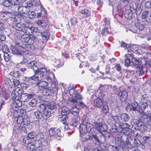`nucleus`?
<instances>
[{
  "mask_svg": "<svg viewBox=\"0 0 151 151\" xmlns=\"http://www.w3.org/2000/svg\"><path fill=\"white\" fill-rule=\"evenodd\" d=\"M40 64H38L36 60H33L27 64L28 67L32 68L35 74L33 76L28 78V80L31 83H35V82L42 80L45 78H48V76H44L45 73L47 75L50 74V71H47L44 67H40Z\"/></svg>",
  "mask_w": 151,
  "mask_h": 151,
  "instance_id": "f257e3e1",
  "label": "nucleus"
},
{
  "mask_svg": "<svg viewBox=\"0 0 151 151\" xmlns=\"http://www.w3.org/2000/svg\"><path fill=\"white\" fill-rule=\"evenodd\" d=\"M44 76H48V78H45L42 80H47L49 82H50V86L48 89L45 90L43 91V93H45V94H43L46 96H49L51 95L53 93L57 94L58 91V88L56 87V84L53 82V80L52 77L54 76L53 73L50 72V73L47 75L46 73H45Z\"/></svg>",
  "mask_w": 151,
  "mask_h": 151,
  "instance_id": "f03ea898",
  "label": "nucleus"
},
{
  "mask_svg": "<svg viewBox=\"0 0 151 151\" xmlns=\"http://www.w3.org/2000/svg\"><path fill=\"white\" fill-rule=\"evenodd\" d=\"M134 56L132 53H128L124 55V65L126 66L134 65L138 67L141 65V61L134 58Z\"/></svg>",
  "mask_w": 151,
  "mask_h": 151,
  "instance_id": "7ed1b4c3",
  "label": "nucleus"
},
{
  "mask_svg": "<svg viewBox=\"0 0 151 151\" xmlns=\"http://www.w3.org/2000/svg\"><path fill=\"white\" fill-rule=\"evenodd\" d=\"M69 94L73 97L75 98V99L70 98L69 99V100L71 102L76 105H78L81 106L83 107L85 104L83 102L80 100L83 99L81 95L79 94L76 91H75L74 89H70L69 91Z\"/></svg>",
  "mask_w": 151,
  "mask_h": 151,
  "instance_id": "20e7f679",
  "label": "nucleus"
},
{
  "mask_svg": "<svg viewBox=\"0 0 151 151\" xmlns=\"http://www.w3.org/2000/svg\"><path fill=\"white\" fill-rule=\"evenodd\" d=\"M92 124L93 126L101 133L103 131H105L107 129V126L104 123L101 119H99L97 121L93 122Z\"/></svg>",
  "mask_w": 151,
  "mask_h": 151,
  "instance_id": "39448f33",
  "label": "nucleus"
},
{
  "mask_svg": "<svg viewBox=\"0 0 151 151\" xmlns=\"http://www.w3.org/2000/svg\"><path fill=\"white\" fill-rule=\"evenodd\" d=\"M91 98L92 99H94L93 105L95 107L100 108L103 105V102L102 100L100 98L96 97V95H92Z\"/></svg>",
  "mask_w": 151,
  "mask_h": 151,
  "instance_id": "423d86ee",
  "label": "nucleus"
},
{
  "mask_svg": "<svg viewBox=\"0 0 151 151\" xmlns=\"http://www.w3.org/2000/svg\"><path fill=\"white\" fill-rule=\"evenodd\" d=\"M90 124L84 121L79 126V131L80 134L86 132L87 131L89 130L90 129Z\"/></svg>",
  "mask_w": 151,
  "mask_h": 151,
  "instance_id": "0eeeda50",
  "label": "nucleus"
},
{
  "mask_svg": "<svg viewBox=\"0 0 151 151\" xmlns=\"http://www.w3.org/2000/svg\"><path fill=\"white\" fill-rule=\"evenodd\" d=\"M23 90L22 88L17 87L14 90L11 94L12 99H15L16 97L21 96L22 94Z\"/></svg>",
  "mask_w": 151,
  "mask_h": 151,
  "instance_id": "6e6552de",
  "label": "nucleus"
},
{
  "mask_svg": "<svg viewBox=\"0 0 151 151\" xmlns=\"http://www.w3.org/2000/svg\"><path fill=\"white\" fill-rule=\"evenodd\" d=\"M49 133L51 136L53 137H59L60 134V131L58 129L52 128L49 130Z\"/></svg>",
  "mask_w": 151,
  "mask_h": 151,
  "instance_id": "1a4fd4ad",
  "label": "nucleus"
},
{
  "mask_svg": "<svg viewBox=\"0 0 151 151\" xmlns=\"http://www.w3.org/2000/svg\"><path fill=\"white\" fill-rule=\"evenodd\" d=\"M26 47H24L22 48V50H19L17 48H13L12 49V53L13 54H16V55H22V54L23 52L25 51V53H24L25 54H27L29 52L27 50L26 51V49L25 48Z\"/></svg>",
  "mask_w": 151,
  "mask_h": 151,
  "instance_id": "9d476101",
  "label": "nucleus"
},
{
  "mask_svg": "<svg viewBox=\"0 0 151 151\" xmlns=\"http://www.w3.org/2000/svg\"><path fill=\"white\" fill-rule=\"evenodd\" d=\"M138 68L136 71L137 73L139 76H142L147 71V69L146 67V65H145L142 66L140 65L137 67Z\"/></svg>",
  "mask_w": 151,
  "mask_h": 151,
  "instance_id": "9b49d317",
  "label": "nucleus"
},
{
  "mask_svg": "<svg viewBox=\"0 0 151 151\" xmlns=\"http://www.w3.org/2000/svg\"><path fill=\"white\" fill-rule=\"evenodd\" d=\"M131 109L133 111H137L141 114L143 113V110L142 109L141 110V108L138 106V104L135 102H134L132 103L131 105Z\"/></svg>",
  "mask_w": 151,
  "mask_h": 151,
  "instance_id": "f8f14e48",
  "label": "nucleus"
},
{
  "mask_svg": "<svg viewBox=\"0 0 151 151\" xmlns=\"http://www.w3.org/2000/svg\"><path fill=\"white\" fill-rule=\"evenodd\" d=\"M17 10L19 13L22 14H27L29 12V8L26 6L18 5L17 6Z\"/></svg>",
  "mask_w": 151,
  "mask_h": 151,
  "instance_id": "ddd939ff",
  "label": "nucleus"
},
{
  "mask_svg": "<svg viewBox=\"0 0 151 151\" xmlns=\"http://www.w3.org/2000/svg\"><path fill=\"white\" fill-rule=\"evenodd\" d=\"M80 136L82 138V141L85 142L88 140H91V135L88 131L82 134H80Z\"/></svg>",
  "mask_w": 151,
  "mask_h": 151,
  "instance_id": "4468645a",
  "label": "nucleus"
},
{
  "mask_svg": "<svg viewBox=\"0 0 151 151\" xmlns=\"http://www.w3.org/2000/svg\"><path fill=\"white\" fill-rule=\"evenodd\" d=\"M80 14L83 15L84 18H86L91 16V11L87 9H84L79 11Z\"/></svg>",
  "mask_w": 151,
  "mask_h": 151,
  "instance_id": "2eb2a0df",
  "label": "nucleus"
},
{
  "mask_svg": "<svg viewBox=\"0 0 151 151\" xmlns=\"http://www.w3.org/2000/svg\"><path fill=\"white\" fill-rule=\"evenodd\" d=\"M35 94L33 93H25L22 97V100L23 102H27L29 100L32 98L34 96Z\"/></svg>",
  "mask_w": 151,
  "mask_h": 151,
  "instance_id": "dca6fc26",
  "label": "nucleus"
},
{
  "mask_svg": "<svg viewBox=\"0 0 151 151\" xmlns=\"http://www.w3.org/2000/svg\"><path fill=\"white\" fill-rule=\"evenodd\" d=\"M131 9L133 13L134 14L136 13L137 15H139L141 12L142 9L140 7H136V4H134V5L131 6Z\"/></svg>",
  "mask_w": 151,
  "mask_h": 151,
  "instance_id": "f3484780",
  "label": "nucleus"
},
{
  "mask_svg": "<svg viewBox=\"0 0 151 151\" xmlns=\"http://www.w3.org/2000/svg\"><path fill=\"white\" fill-rule=\"evenodd\" d=\"M18 35L19 38L20 39L22 42H25L26 44L29 37V35L24 34L23 32H21V33L19 32Z\"/></svg>",
  "mask_w": 151,
  "mask_h": 151,
  "instance_id": "a211bd4d",
  "label": "nucleus"
},
{
  "mask_svg": "<svg viewBox=\"0 0 151 151\" xmlns=\"http://www.w3.org/2000/svg\"><path fill=\"white\" fill-rule=\"evenodd\" d=\"M144 26L141 23H136L133 29H134V32L138 33V31H142L144 29Z\"/></svg>",
  "mask_w": 151,
  "mask_h": 151,
  "instance_id": "6ab92c4d",
  "label": "nucleus"
},
{
  "mask_svg": "<svg viewBox=\"0 0 151 151\" xmlns=\"http://www.w3.org/2000/svg\"><path fill=\"white\" fill-rule=\"evenodd\" d=\"M39 89L41 90L48 89V84L47 83L44 81H40L38 83Z\"/></svg>",
  "mask_w": 151,
  "mask_h": 151,
  "instance_id": "aec40b11",
  "label": "nucleus"
},
{
  "mask_svg": "<svg viewBox=\"0 0 151 151\" xmlns=\"http://www.w3.org/2000/svg\"><path fill=\"white\" fill-rule=\"evenodd\" d=\"M131 5H130V9L126 10L124 14V16L125 17L128 19H131L134 14L133 13L132 11H131L132 9H131Z\"/></svg>",
  "mask_w": 151,
  "mask_h": 151,
  "instance_id": "412c9836",
  "label": "nucleus"
},
{
  "mask_svg": "<svg viewBox=\"0 0 151 151\" xmlns=\"http://www.w3.org/2000/svg\"><path fill=\"white\" fill-rule=\"evenodd\" d=\"M122 5L120 3H118L116 6L113 9V13L115 12V14L117 15L118 13L121 14L122 13L121 10Z\"/></svg>",
  "mask_w": 151,
  "mask_h": 151,
  "instance_id": "4be33fe9",
  "label": "nucleus"
},
{
  "mask_svg": "<svg viewBox=\"0 0 151 151\" xmlns=\"http://www.w3.org/2000/svg\"><path fill=\"white\" fill-rule=\"evenodd\" d=\"M42 119L45 120L50 117L51 114L50 112L47 110H45V111H42Z\"/></svg>",
  "mask_w": 151,
  "mask_h": 151,
  "instance_id": "5701e85b",
  "label": "nucleus"
},
{
  "mask_svg": "<svg viewBox=\"0 0 151 151\" xmlns=\"http://www.w3.org/2000/svg\"><path fill=\"white\" fill-rule=\"evenodd\" d=\"M119 95L121 99H126L128 96V92L126 90L120 91L119 92Z\"/></svg>",
  "mask_w": 151,
  "mask_h": 151,
  "instance_id": "b1692460",
  "label": "nucleus"
},
{
  "mask_svg": "<svg viewBox=\"0 0 151 151\" xmlns=\"http://www.w3.org/2000/svg\"><path fill=\"white\" fill-rule=\"evenodd\" d=\"M138 129L143 133L147 130V127L142 122H140L139 124Z\"/></svg>",
  "mask_w": 151,
  "mask_h": 151,
  "instance_id": "393cba45",
  "label": "nucleus"
},
{
  "mask_svg": "<svg viewBox=\"0 0 151 151\" xmlns=\"http://www.w3.org/2000/svg\"><path fill=\"white\" fill-rule=\"evenodd\" d=\"M41 36L45 42H46L49 38V33L47 32H42L41 33Z\"/></svg>",
  "mask_w": 151,
  "mask_h": 151,
  "instance_id": "a878e982",
  "label": "nucleus"
},
{
  "mask_svg": "<svg viewBox=\"0 0 151 151\" xmlns=\"http://www.w3.org/2000/svg\"><path fill=\"white\" fill-rule=\"evenodd\" d=\"M79 110L80 109L74 106L71 108L70 112L74 116H78Z\"/></svg>",
  "mask_w": 151,
  "mask_h": 151,
  "instance_id": "bb28decb",
  "label": "nucleus"
},
{
  "mask_svg": "<svg viewBox=\"0 0 151 151\" xmlns=\"http://www.w3.org/2000/svg\"><path fill=\"white\" fill-rule=\"evenodd\" d=\"M37 39V37L35 36H32L31 37H29L25 44H27L29 45H32Z\"/></svg>",
  "mask_w": 151,
  "mask_h": 151,
  "instance_id": "cd10ccee",
  "label": "nucleus"
},
{
  "mask_svg": "<svg viewBox=\"0 0 151 151\" xmlns=\"http://www.w3.org/2000/svg\"><path fill=\"white\" fill-rule=\"evenodd\" d=\"M121 120L124 122H127L129 119V115L126 113H122L120 115Z\"/></svg>",
  "mask_w": 151,
  "mask_h": 151,
  "instance_id": "c85d7f7f",
  "label": "nucleus"
},
{
  "mask_svg": "<svg viewBox=\"0 0 151 151\" xmlns=\"http://www.w3.org/2000/svg\"><path fill=\"white\" fill-rule=\"evenodd\" d=\"M91 140L95 145L99 143V135L96 134H93L91 135Z\"/></svg>",
  "mask_w": 151,
  "mask_h": 151,
  "instance_id": "c756f323",
  "label": "nucleus"
},
{
  "mask_svg": "<svg viewBox=\"0 0 151 151\" xmlns=\"http://www.w3.org/2000/svg\"><path fill=\"white\" fill-rule=\"evenodd\" d=\"M23 25H22L19 22L17 23L15 25L13 26V27L15 29L17 30L20 31V33H21L23 30Z\"/></svg>",
  "mask_w": 151,
  "mask_h": 151,
  "instance_id": "7c9ffc66",
  "label": "nucleus"
},
{
  "mask_svg": "<svg viewBox=\"0 0 151 151\" xmlns=\"http://www.w3.org/2000/svg\"><path fill=\"white\" fill-rule=\"evenodd\" d=\"M61 114L62 115H66L69 114L70 112V110L67 107L64 106L62 108Z\"/></svg>",
  "mask_w": 151,
  "mask_h": 151,
  "instance_id": "2f4dec72",
  "label": "nucleus"
},
{
  "mask_svg": "<svg viewBox=\"0 0 151 151\" xmlns=\"http://www.w3.org/2000/svg\"><path fill=\"white\" fill-rule=\"evenodd\" d=\"M80 120V118L78 116H75L72 119L73 123H72L73 126L76 127L77 124L78 123Z\"/></svg>",
  "mask_w": 151,
  "mask_h": 151,
  "instance_id": "473e14b6",
  "label": "nucleus"
},
{
  "mask_svg": "<svg viewBox=\"0 0 151 151\" xmlns=\"http://www.w3.org/2000/svg\"><path fill=\"white\" fill-rule=\"evenodd\" d=\"M113 151H123V147H122L120 144H116L114 146H112Z\"/></svg>",
  "mask_w": 151,
  "mask_h": 151,
  "instance_id": "72a5a7b5",
  "label": "nucleus"
},
{
  "mask_svg": "<svg viewBox=\"0 0 151 151\" xmlns=\"http://www.w3.org/2000/svg\"><path fill=\"white\" fill-rule=\"evenodd\" d=\"M12 102L14 103V104H17V106H22V101L19 99L18 97H16L15 99H12Z\"/></svg>",
  "mask_w": 151,
  "mask_h": 151,
  "instance_id": "f704fd0d",
  "label": "nucleus"
},
{
  "mask_svg": "<svg viewBox=\"0 0 151 151\" xmlns=\"http://www.w3.org/2000/svg\"><path fill=\"white\" fill-rule=\"evenodd\" d=\"M36 137L39 139H37L35 141L36 142H39V144H41L42 142L39 139H43L44 138V135L43 133L42 132H40L36 135Z\"/></svg>",
  "mask_w": 151,
  "mask_h": 151,
  "instance_id": "c9c22d12",
  "label": "nucleus"
},
{
  "mask_svg": "<svg viewBox=\"0 0 151 151\" xmlns=\"http://www.w3.org/2000/svg\"><path fill=\"white\" fill-rule=\"evenodd\" d=\"M35 145L32 143H29L27 144V149L29 151H33L35 150Z\"/></svg>",
  "mask_w": 151,
  "mask_h": 151,
  "instance_id": "e433bc0d",
  "label": "nucleus"
},
{
  "mask_svg": "<svg viewBox=\"0 0 151 151\" xmlns=\"http://www.w3.org/2000/svg\"><path fill=\"white\" fill-rule=\"evenodd\" d=\"M76 56L78 59L82 63L84 62L85 59V56L83 55L82 53H77L76 54Z\"/></svg>",
  "mask_w": 151,
  "mask_h": 151,
  "instance_id": "4c0bfd02",
  "label": "nucleus"
},
{
  "mask_svg": "<svg viewBox=\"0 0 151 151\" xmlns=\"http://www.w3.org/2000/svg\"><path fill=\"white\" fill-rule=\"evenodd\" d=\"M54 65L55 66H57L58 67L60 68L63 65V63L61 62L60 61V60L59 59H55L54 61Z\"/></svg>",
  "mask_w": 151,
  "mask_h": 151,
  "instance_id": "58836bf2",
  "label": "nucleus"
},
{
  "mask_svg": "<svg viewBox=\"0 0 151 151\" xmlns=\"http://www.w3.org/2000/svg\"><path fill=\"white\" fill-rule=\"evenodd\" d=\"M124 124V123L122 122L118 123L117 126V127L118 129L117 130L116 129H115L114 131H116V130H118V131L120 132V133H122L123 132V128Z\"/></svg>",
  "mask_w": 151,
  "mask_h": 151,
  "instance_id": "ea45409f",
  "label": "nucleus"
},
{
  "mask_svg": "<svg viewBox=\"0 0 151 151\" xmlns=\"http://www.w3.org/2000/svg\"><path fill=\"white\" fill-rule=\"evenodd\" d=\"M60 118V121L65 124H67L66 122L68 118L67 115L65 114L62 115Z\"/></svg>",
  "mask_w": 151,
  "mask_h": 151,
  "instance_id": "a19ab883",
  "label": "nucleus"
},
{
  "mask_svg": "<svg viewBox=\"0 0 151 151\" xmlns=\"http://www.w3.org/2000/svg\"><path fill=\"white\" fill-rule=\"evenodd\" d=\"M1 4L6 7H9L12 5L11 1L10 0H3Z\"/></svg>",
  "mask_w": 151,
  "mask_h": 151,
  "instance_id": "79ce46f5",
  "label": "nucleus"
},
{
  "mask_svg": "<svg viewBox=\"0 0 151 151\" xmlns=\"http://www.w3.org/2000/svg\"><path fill=\"white\" fill-rule=\"evenodd\" d=\"M48 139H46L45 141V144L44 145L45 147L43 148L44 149V151H47L48 149L50 150V146L49 143L48 142Z\"/></svg>",
  "mask_w": 151,
  "mask_h": 151,
  "instance_id": "37998d69",
  "label": "nucleus"
},
{
  "mask_svg": "<svg viewBox=\"0 0 151 151\" xmlns=\"http://www.w3.org/2000/svg\"><path fill=\"white\" fill-rule=\"evenodd\" d=\"M99 143L104 144L105 143L106 139L105 137L103 135V134L101 133V135L99 136Z\"/></svg>",
  "mask_w": 151,
  "mask_h": 151,
  "instance_id": "c03bdc74",
  "label": "nucleus"
},
{
  "mask_svg": "<svg viewBox=\"0 0 151 151\" xmlns=\"http://www.w3.org/2000/svg\"><path fill=\"white\" fill-rule=\"evenodd\" d=\"M140 122H139L138 120L134 119L131 121V124L132 126L137 127L139 126V124Z\"/></svg>",
  "mask_w": 151,
  "mask_h": 151,
  "instance_id": "a18cd8bd",
  "label": "nucleus"
},
{
  "mask_svg": "<svg viewBox=\"0 0 151 151\" xmlns=\"http://www.w3.org/2000/svg\"><path fill=\"white\" fill-rule=\"evenodd\" d=\"M37 23L41 27H43L47 24V22L43 19L41 20H38L37 22Z\"/></svg>",
  "mask_w": 151,
  "mask_h": 151,
  "instance_id": "49530a36",
  "label": "nucleus"
},
{
  "mask_svg": "<svg viewBox=\"0 0 151 151\" xmlns=\"http://www.w3.org/2000/svg\"><path fill=\"white\" fill-rule=\"evenodd\" d=\"M34 115L35 118L37 119H42V112L39 111H38L34 112Z\"/></svg>",
  "mask_w": 151,
  "mask_h": 151,
  "instance_id": "de8ad7c7",
  "label": "nucleus"
},
{
  "mask_svg": "<svg viewBox=\"0 0 151 151\" xmlns=\"http://www.w3.org/2000/svg\"><path fill=\"white\" fill-rule=\"evenodd\" d=\"M129 125L127 124V123H124V126L123 128V132L122 133H124L126 132L127 131H129Z\"/></svg>",
  "mask_w": 151,
  "mask_h": 151,
  "instance_id": "09e8293b",
  "label": "nucleus"
},
{
  "mask_svg": "<svg viewBox=\"0 0 151 151\" xmlns=\"http://www.w3.org/2000/svg\"><path fill=\"white\" fill-rule=\"evenodd\" d=\"M48 108L50 109H53L55 107V104L54 102L50 103L48 102L47 104Z\"/></svg>",
  "mask_w": 151,
  "mask_h": 151,
  "instance_id": "8fccbe9b",
  "label": "nucleus"
},
{
  "mask_svg": "<svg viewBox=\"0 0 151 151\" xmlns=\"http://www.w3.org/2000/svg\"><path fill=\"white\" fill-rule=\"evenodd\" d=\"M28 15V17L31 19H32L35 18L36 16V13L35 12L33 11H31L29 12V13Z\"/></svg>",
  "mask_w": 151,
  "mask_h": 151,
  "instance_id": "3c124183",
  "label": "nucleus"
},
{
  "mask_svg": "<svg viewBox=\"0 0 151 151\" xmlns=\"http://www.w3.org/2000/svg\"><path fill=\"white\" fill-rule=\"evenodd\" d=\"M23 27L30 29L32 26V24L30 22H26L23 24Z\"/></svg>",
  "mask_w": 151,
  "mask_h": 151,
  "instance_id": "603ef678",
  "label": "nucleus"
},
{
  "mask_svg": "<svg viewBox=\"0 0 151 151\" xmlns=\"http://www.w3.org/2000/svg\"><path fill=\"white\" fill-rule=\"evenodd\" d=\"M102 110L104 113H108L109 111V109L108 106L106 104L104 105L102 109Z\"/></svg>",
  "mask_w": 151,
  "mask_h": 151,
  "instance_id": "864d4df0",
  "label": "nucleus"
},
{
  "mask_svg": "<svg viewBox=\"0 0 151 151\" xmlns=\"http://www.w3.org/2000/svg\"><path fill=\"white\" fill-rule=\"evenodd\" d=\"M9 74L11 76L16 78H17L19 76L18 72L17 71H12Z\"/></svg>",
  "mask_w": 151,
  "mask_h": 151,
  "instance_id": "5fc2aeb1",
  "label": "nucleus"
},
{
  "mask_svg": "<svg viewBox=\"0 0 151 151\" xmlns=\"http://www.w3.org/2000/svg\"><path fill=\"white\" fill-rule=\"evenodd\" d=\"M115 142H122V137L119 134H117L116 135L115 139Z\"/></svg>",
  "mask_w": 151,
  "mask_h": 151,
  "instance_id": "6e6d98bb",
  "label": "nucleus"
},
{
  "mask_svg": "<svg viewBox=\"0 0 151 151\" xmlns=\"http://www.w3.org/2000/svg\"><path fill=\"white\" fill-rule=\"evenodd\" d=\"M126 139V140L125 141L122 142V145L123 146H125V147H127L128 145H130L131 143L128 138Z\"/></svg>",
  "mask_w": 151,
  "mask_h": 151,
  "instance_id": "4d7b16f0",
  "label": "nucleus"
},
{
  "mask_svg": "<svg viewBox=\"0 0 151 151\" xmlns=\"http://www.w3.org/2000/svg\"><path fill=\"white\" fill-rule=\"evenodd\" d=\"M2 50L4 53H7L9 52L8 48L6 45H4L2 46Z\"/></svg>",
  "mask_w": 151,
  "mask_h": 151,
  "instance_id": "13d9d810",
  "label": "nucleus"
},
{
  "mask_svg": "<svg viewBox=\"0 0 151 151\" xmlns=\"http://www.w3.org/2000/svg\"><path fill=\"white\" fill-rule=\"evenodd\" d=\"M39 109L40 110L39 111L42 112V111H45V110H47L46 109V107L45 106L44 104H40L39 106Z\"/></svg>",
  "mask_w": 151,
  "mask_h": 151,
  "instance_id": "bf43d9fd",
  "label": "nucleus"
},
{
  "mask_svg": "<svg viewBox=\"0 0 151 151\" xmlns=\"http://www.w3.org/2000/svg\"><path fill=\"white\" fill-rule=\"evenodd\" d=\"M106 130L105 131H103L104 132V133H101L103 134V135L105 137V138L106 139V138H109L110 137V133L106 131Z\"/></svg>",
  "mask_w": 151,
  "mask_h": 151,
  "instance_id": "052dcab7",
  "label": "nucleus"
},
{
  "mask_svg": "<svg viewBox=\"0 0 151 151\" xmlns=\"http://www.w3.org/2000/svg\"><path fill=\"white\" fill-rule=\"evenodd\" d=\"M134 46H132L130 47H128L127 48V51L128 52H129L130 51L131 52H136V49H134Z\"/></svg>",
  "mask_w": 151,
  "mask_h": 151,
  "instance_id": "680f3d73",
  "label": "nucleus"
},
{
  "mask_svg": "<svg viewBox=\"0 0 151 151\" xmlns=\"http://www.w3.org/2000/svg\"><path fill=\"white\" fill-rule=\"evenodd\" d=\"M15 120L17 121V124H21L23 121L22 116H18L16 119H15Z\"/></svg>",
  "mask_w": 151,
  "mask_h": 151,
  "instance_id": "e2e57ef3",
  "label": "nucleus"
},
{
  "mask_svg": "<svg viewBox=\"0 0 151 151\" xmlns=\"http://www.w3.org/2000/svg\"><path fill=\"white\" fill-rule=\"evenodd\" d=\"M108 28L107 27H105L102 30L101 34L105 36L108 33Z\"/></svg>",
  "mask_w": 151,
  "mask_h": 151,
  "instance_id": "0e129e2a",
  "label": "nucleus"
},
{
  "mask_svg": "<svg viewBox=\"0 0 151 151\" xmlns=\"http://www.w3.org/2000/svg\"><path fill=\"white\" fill-rule=\"evenodd\" d=\"M20 1V0H11V1L12 5H16L17 6L19 5V4Z\"/></svg>",
  "mask_w": 151,
  "mask_h": 151,
  "instance_id": "69168bd1",
  "label": "nucleus"
},
{
  "mask_svg": "<svg viewBox=\"0 0 151 151\" xmlns=\"http://www.w3.org/2000/svg\"><path fill=\"white\" fill-rule=\"evenodd\" d=\"M37 104V101L35 99H32L29 102V105L32 106H35Z\"/></svg>",
  "mask_w": 151,
  "mask_h": 151,
  "instance_id": "338daca9",
  "label": "nucleus"
},
{
  "mask_svg": "<svg viewBox=\"0 0 151 151\" xmlns=\"http://www.w3.org/2000/svg\"><path fill=\"white\" fill-rule=\"evenodd\" d=\"M4 58L6 62H8L9 60L10 56L8 54V52H7V53H4Z\"/></svg>",
  "mask_w": 151,
  "mask_h": 151,
  "instance_id": "774afa93",
  "label": "nucleus"
}]
</instances>
